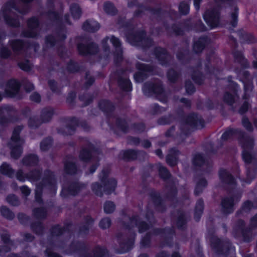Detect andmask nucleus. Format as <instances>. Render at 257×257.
<instances>
[{"instance_id": "nucleus-1", "label": "nucleus", "mask_w": 257, "mask_h": 257, "mask_svg": "<svg viewBox=\"0 0 257 257\" xmlns=\"http://www.w3.org/2000/svg\"><path fill=\"white\" fill-rule=\"evenodd\" d=\"M234 136L241 137L239 143L242 148V158L246 163L254 162V157L250 154V152L253 146V141L252 138L244 137L241 132L233 128L226 130L222 135L223 140H227Z\"/></svg>"}, {"instance_id": "nucleus-2", "label": "nucleus", "mask_w": 257, "mask_h": 257, "mask_svg": "<svg viewBox=\"0 0 257 257\" xmlns=\"http://www.w3.org/2000/svg\"><path fill=\"white\" fill-rule=\"evenodd\" d=\"M125 36L127 42L133 46L140 47L147 50L154 45L153 38L147 36V32L144 29L126 32Z\"/></svg>"}, {"instance_id": "nucleus-3", "label": "nucleus", "mask_w": 257, "mask_h": 257, "mask_svg": "<svg viewBox=\"0 0 257 257\" xmlns=\"http://www.w3.org/2000/svg\"><path fill=\"white\" fill-rule=\"evenodd\" d=\"M80 39L85 43H78L76 45L77 50L79 55L83 57L93 56L99 53L98 45L92 41L90 37H82Z\"/></svg>"}, {"instance_id": "nucleus-4", "label": "nucleus", "mask_w": 257, "mask_h": 257, "mask_svg": "<svg viewBox=\"0 0 257 257\" xmlns=\"http://www.w3.org/2000/svg\"><path fill=\"white\" fill-rule=\"evenodd\" d=\"M108 172L103 171L100 175L101 184L103 185V187L98 183H95L92 185L93 192L97 196H101L102 190L106 193L109 194L112 192L116 186V181L113 179L107 178Z\"/></svg>"}, {"instance_id": "nucleus-5", "label": "nucleus", "mask_w": 257, "mask_h": 257, "mask_svg": "<svg viewBox=\"0 0 257 257\" xmlns=\"http://www.w3.org/2000/svg\"><path fill=\"white\" fill-rule=\"evenodd\" d=\"M27 29L21 32V36L24 38L36 39L40 35L41 30V22L37 16H32L26 21Z\"/></svg>"}, {"instance_id": "nucleus-6", "label": "nucleus", "mask_w": 257, "mask_h": 257, "mask_svg": "<svg viewBox=\"0 0 257 257\" xmlns=\"http://www.w3.org/2000/svg\"><path fill=\"white\" fill-rule=\"evenodd\" d=\"M22 128L20 126L17 127L13 131L11 140L9 145L11 149V156L13 158L17 159L19 158L22 152V145L24 144L23 140L19 137V133Z\"/></svg>"}, {"instance_id": "nucleus-7", "label": "nucleus", "mask_w": 257, "mask_h": 257, "mask_svg": "<svg viewBox=\"0 0 257 257\" xmlns=\"http://www.w3.org/2000/svg\"><path fill=\"white\" fill-rule=\"evenodd\" d=\"M57 39L52 34H48L45 37V43L47 46L53 48L58 44H64V42L67 38V35L65 31L64 26L61 24L56 32Z\"/></svg>"}, {"instance_id": "nucleus-8", "label": "nucleus", "mask_w": 257, "mask_h": 257, "mask_svg": "<svg viewBox=\"0 0 257 257\" xmlns=\"http://www.w3.org/2000/svg\"><path fill=\"white\" fill-rule=\"evenodd\" d=\"M8 45L15 54L20 55L26 52L33 45L28 40L14 39L9 40Z\"/></svg>"}, {"instance_id": "nucleus-9", "label": "nucleus", "mask_w": 257, "mask_h": 257, "mask_svg": "<svg viewBox=\"0 0 257 257\" xmlns=\"http://www.w3.org/2000/svg\"><path fill=\"white\" fill-rule=\"evenodd\" d=\"M203 18L210 30L220 27L221 16L219 12L215 9L205 11L203 15Z\"/></svg>"}, {"instance_id": "nucleus-10", "label": "nucleus", "mask_w": 257, "mask_h": 257, "mask_svg": "<svg viewBox=\"0 0 257 257\" xmlns=\"http://www.w3.org/2000/svg\"><path fill=\"white\" fill-rule=\"evenodd\" d=\"M193 24L192 23L191 18L183 19L180 24L182 26L181 27L179 25L174 23L171 26L172 33L176 36H183L185 31H190L193 30Z\"/></svg>"}, {"instance_id": "nucleus-11", "label": "nucleus", "mask_w": 257, "mask_h": 257, "mask_svg": "<svg viewBox=\"0 0 257 257\" xmlns=\"http://www.w3.org/2000/svg\"><path fill=\"white\" fill-rule=\"evenodd\" d=\"M137 7L142 9L144 11H148L152 15L160 17L164 14H168L169 15L176 16L177 12L174 9H170L168 11L163 10L161 8H153L150 6H145L143 4L138 2Z\"/></svg>"}, {"instance_id": "nucleus-12", "label": "nucleus", "mask_w": 257, "mask_h": 257, "mask_svg": "<svg viewBox=\"0 0 257 257\" xmlns=\"http://www.w3.org/2000/svg\"><path fill=\"white\" fill-rule=\"evenodd\" d=\"M13 9L19 14L25 15L28 13L29 8L27 6L22 9H20L17 5L15 0L8 1L2 7L1 11L3 14H8Z\"/></svg>"}, {"instance_id": "nucleus-13", "label": "nucleus", "mask_w": 257, "mask_h": 257, "mask_svg": "<svg viewBox=\"0 0 257 257\" xmlns=\"http://www.w3.org/2000/svg\"><path fill=\"white\" fill-rule=\"evenodd\" d=\"M210 39L207 36L199 37L196 41L193 42L192 50L196 54H200L202 53L206 46L210 43Z\"/></svg>"}, {"instance_id": "nucleus-14", "label": "nucleus", "mask_w": 257, "mask_h": 257, "mask_svg": "<svg viewBox=\"0 0 257 257\" xmlns=\"http://www.w3.org/2000/svg\"><path fill=\"white\" fill-rule=\"evenodd\" d=\"M153 54L160 62V64H170L168 62L169 53L166 49L162 47H156L153 50Z\"/></svg>"}, {"instance_id": "nucleus-15", "label": "nucleus", "mask_w": 257, "mask_h": 257, "mask_svg": "<svg viewBox=\"0 0 257 257\" xmlns=\"http://www.w3.org/2000/svg\"><path fill=\"white\" fill-rule=\"evenodd\" d=\"M116 24L120 28L125 29V33L126 32H132L135 29L133 18L126 20L125 17H119L117 19Z\"/></svg>"}, {"instance_id": "nucleus-16", "label": "nucleus", "mask_w": 257, "mask_h": 257, "mask_svg": "<svg viewBox=\"0 0 257 257\" xmlns=\"http://www.w3.org/2000/svg\"><path fill=\"white\" fill-rule=\"evenodd\" d=\"M99 23L92 19L86 20L82 25V29L86 32L94 33L100 29Z\"/></svg>"}, {"instance_id": "nucleus-17", "label": "nucleus", "mask_w": 257, "mask_h": 257, "mask_svg": "<svg viewBox=\"0 0 257 257\" xmlns=\"http://www.w3.org/2000/svg\"><path fill=\"white\" fill-rule=\"evenodd\" d=\"M17 178L18 180L24 182L26 179L29 180L32 182H34L39 180L40 177V172L39 171H36L35 172H32L30 174L25 176L23 175V173L21 170H19L16 175Z\"/></svg>"}, {"instance_id": "nucleus-18", "label": "nucleus", "mask_w": 257, "mask_h": 257, "mask_svg": "<svg viewBox=\"0 0 257 257\" xmlns=\"http://www.w3.org/2000/svg\"><path fill=\"white\" fill-rule=\"evenodd\" d=\"M237 33L240 40L244 43L250 44L256 42V39L251 33H247L244 31L243 29L238 30L237 31Z\"/></svg>"}, {"instance_id": "nucleus-19", "label": "nucleus", "mask_w": 257, "mask_h": 257, "mask_svg": "<svg viewBox=\"0 0 257 257\" xmlns=\"http://www.w3.org/2000/svg\"><path fill=\"white\" fill-rule=\"evenodd\" d=\"M20 88V84L15 80H10L7 84L6 88V93L9 96H14L18 92Z\"/></svg>"}, {"instance_id": "nucleus-20", "label": "nucleus", "mask_w": 257, "mask_h": 257, "mask_svg": "<svg viewBox=\"0 0 257 257\" xmlns=\"http://www.w3.org/2000/svg\"><path fill=\"white\" fill-rule=\"evenodd\" d=\"M3 15L5 23L8 26L14 28L20 27L21 23L18 17H12L8 14H4Z\"/></svg>"}, {"instance_id": "nucleus-21", "label": "nucleus", "mask_w": 257, "mask_h": 257, "mask_svg": "<svg viewBox=\"0 0 257 257\" xmlns=\"http://www.w3.org/2000/svg\"><path fill=\"white\" fill-rule=\"evenodd\" d=\"M238 197L236 199V200L232 198H225L222 202V206L223 210L226 213H230L233 210V205L235 202L238 200Z\"/></svg>"}, {"instance_id": "nucleus-22", "label": "nucleus", "mask_w": 257, "mask_h": 257, "mask_svg": "<svg viewBox=\"0 0 257 257\" xmlns=\"http://www.w3.org/2000/svg\"><path fill=\"white\" fill-rule=\"evenodd\" d=\"M143 90L145 94L151 92L160 94L163 92V89L160 85H151L150 84H145L143 88Z\"/></svg>"}, {"instance_id": "nucleus-23", "label": "nucleus", "mask_w": 257, "mask_h": 257, "mask_svg": "<svg viewBox=\"0 0 257 257\" xmlns=\"http://www.w3.org/2000/svg\"><path fill=\"white\" fill-rule=\"evenodd\" d=\"M239 9L237 6L233 8V11L230 14L231 20L229 22V25L232 29H229V30H233V28L237 27L238 22Z\"/></svg>"}, {"instance_id": "nucleus-24", "label": "nucleus", "mask_w": 257, "mask_h": 257, "mask_svg": "<svg viewBox=\"0 0 257 257\" xmlns=\"http://www.w3.org/2000/svg\"><path fill=\"white\" fill-rule=\"evenodd\" d=\"M232 55L234 61L239 64H248L242 51L234 49L232 51Z\"/></svg>"}, {"instance_id": "nucleus-25", "label": "nucleus", "mask_w": 257, "mask_h": 257, "mask_svg": "<svg viewBox=\"0 0 257 257\" xmlns=\"http://www.w3.org/2000/svg\"><path fill=\"white\" fill-rule=\"evenodd\" d=\"M70 12L74 20H79L81 17L82 10L77 4L73 3L70 5Z\"/></svg>"}, {"instance_id": "nucleus-26", "label": "nucleus", "mask_w": 257, "mask_h": 257, "mask_svg": "<svg viewBox=\"0 0 257 257\" xmlns=\"http://www.w3.org/2000/svg\"><path fill=\"white\" fill-rule=\"evenodd\" d=\"M103 10L107 15L111 16H114L118 13L116 8L112 3L109 1H107L104 3Z\"/></svg>"}, {"instance_id": "nucleus-27", "label": "nucleus", "mask_w": 257, "mask_h": 257, "mask_svg": "<svg viewBox=\"0 0 257 257\" xmlns=\"http://www.w3.org/2000/svg\"><path fill=\"white\" fill-rule=\"evenodd\" d=\"M46 15L51 21L62 24V17L61 15L55 10H49L46 13Z\"/></svg>"}, {"instance_id": "nucleus-28", "label": "nucleus", "mask_w": 257, "mask_h": 257, "mask_svg": "<svg viewBox=\"0 0 257 257\" xmlns=\"http://www.w3.org/2000/svg\"><path fill=\"white\" fill-rule=\"evenodd\" d=\"M219 175V178L222 181L228 184H233L234 183V179L232 178V176L226 170H220Z\"/></svg>"}, {"instance_id": "nucleus-29", "label": "nucleus", "mask_w": 257, "mask_h": 257, "mask_svg": "<svg viewBox=\"0 0 257 257\" xmlns=\"http://www.w3.org/2000/svg\"><path fill=\"white\" fill-rule=\"evenodd\" d=\"M139 69H143L134 75V78L136 81L138 82H142L144 79L146 78L147 74L146 69L147 68V66L148 65H139Z\"/></svg>"}, {"instance_id": "nucleus-30", "label": "nucleus", "mask_w": 257, "mask_h": 257, "mask_svg": "<svg viewBox=\"0 0 257 257\" xmlns=\"http://www.w3.org/2000/svg\"><path fill=\"white\" fill-rule=\"evenodd\" d=\"M178 10L180 14L182 16H186L190 12V5L186 1L180 2L178 6Z\"/></svg>"}, {"instance_id": "nucleus-31", "label": "nucleus", "mask_w": 257, "mask_h": 257, "mask_svg": "<svg viewBox=\"0 0 257 257\" xmlns=\"http://www.w3.org/2000/svg\"><path fill=\"white\" fill-rule=\"evenodd\" d=\"M0 172L2 174L7 175L10 177H12L14 174V170L9 164L6 163H4L0 166Z\"/></svg>"}, {"instance_id": "nucleus-32", "label": "nucleus", "mask_w": 257, "mask_h": 257, "mask_svg": "<svg viewBox=\"0 0 257 257\" xmlns=\"http://www.w3.org/2000/svg\"><path fill=\"white\" fill-rule=\"evenodd\" d=\"M114 64H121L123 60L122 48L115 49L113 52Z\"/></svg>"}, {"instance_id": "nucleus-33", "label": "nucleus", "mask_w": 257, "mask_h": 257, "mask_svg": "<svg viewBox=\"0 0 257 257\" xmlns=\"http://www.w3.org/2000/svg\"><path fill=\"white\" fill-rule=\"evenodd\" d=\"M38 162V157L35 155H30L26 157L23 160V163L26 166H33Z\"/></svg>"}, {"instance_id": "nucleus-34", "label": "nucleus", "mask_w": 257, "mask_h": 257, "mask_svg": "<svg viewBox=\"0 0 257 257\" xmlns=\"http://www.w3.org/2000/svg\"><path fill=\"white\" fill-rule=\"evenodd\" d=\"M201 122V119L196 114H192L188 116L186 123L188 124L197 127L198 123Z\"/></svg>"}, {"instance_id": "nucleus-35", "label": "nucleus", "mask_w": 257, "mask_h": 257, "mask_svg": "<svg viewBox=\"0 0 257 257\" xmlns=\"http://www.w3.org/2000/svg\"><path fill=\"white\" fill-rule=\"evenodd\" d=\"M193 30L196 32H204L207 31V29L202 21L199 20L193 24Z\"/></svg>"}, {"instance_id": "nucleus-36", "label": "nucleus", "mask_w": 257, "mask_h": 257, "mask_svg": "<svg viewBox=\"0 0 257 257\" xmlns=\"http://www.w3.org/2000/svg\"><path fill=\"white\" fill-rule=\"evenodd\" d=\"M236 95V94L235 90H233L231 93L227 92L224 94L223 100L224 102L229 105H231L234 102Z\"/></svg>"}, {"instance_id": "nucleus-37", "label": "nucleus", "mask_w": 257, "mask_h": 257, "mask_svg": "<svg viewBox=\"0 0 257 257\" xmlns=\"http://www.w3.org/2000/svg\"><path fill=\"white\" fill-rule=\"evenodd\" d=\"M12 55V52L8 47L2 46L0 47V57L3 59H8Z\"/></svg>"}, {"instance_id": "nucleus-38", "label": "nucleus", "mask_w": 257, "mask_h": 257, "mask_svg": "<svg viewBox=\"0 0 257 257\" xmlns=\"http://www.w3.org/2000/svg\"><path fill=\"white\" fill-rule=\"evenodd\" d=\"M203 209V202L202 200H199L196 204L195 212V217L198 220Z\"/></svg>"}, {"instance_id": "nucleus-39", "label": "nucleus", "mask_w": 257, "mask_h": 257, "mask_svg": "<svg viewBox=\"0 0 257 257\" xmlns=\"http://www.w3.org/2000/svg\"><path fill=\"white\" fill-rule=\"evenodd\" d=\"M207 182L204 179L200 180L197 182L195 189V193L198 195L202 190V189L206 186Z\"/></svg>"}, {"instance_id": "nucleus-40", "label": "nucleus", "mask_w": 257, "mask_h": 257, "mask_svg": "<svg viewBox=\"0 0 257 257\" xmlns=\"http://www.w3.org/2000/svg\"><path fill=\"white\" fill-rule=\"evenodd\" d=\"M119 84L125 90L130 91L131 90V83L128 79L126 78L124 79H120L119 81Z\"/></svg>"}, {"instance_id": "nucleus-41", "label": "nucleus", "mask_w": 257, "mask_h": 257, "mask_svg": "<svg viewBox=\"0 0 257 257\" xmlns=\"http://www.w3.org/2000/svg\"><path fill=\"white\" fill-rule=\"evenodd\" d=\"M2 214L7 218L11 219L14 217V215L8 208L3 206L1 208Z\"/></svg>"}, {"instance_id": "nucleus-42", "label": "nucleus", "mask_w": 257, "mask_h": 257, "mask_svg": "<svg viewBox=\"0 0 257 257\" xmlns=\"http://www.w3.org/2000/svg\"><path fill=\"white\" fill-rule=\"evenodd\" d=\"M131 224L133 225L134 224H136L138 226V228H139V232H142L147 229L148 226V225L144 223L141 222L139 224L137 223L136 219H133L131 220Z\"/></svg>"}, {"instance_id": "nucleus-43", "label": "nucleus", "mask_w": 257, "mask_h": 257, "mask_svg": "<svg viewBox=\"0 0 257 257\" xmlns=\"http://www.w3.org/2000/svg\"><path fill=\"white\" fill-rule=\"evenodd\" d=\"M110 42L115 49L122 48V44L119 39L114 35L111 36Z\"/></svg>"}, {"instance_id": "nucleus-44", "label": "nucleus", "mask_w": 257, "mask_h": 257, "mask_svg": "<svg viewBox=\"0 0 257 257\" xmlns=\"http://www.w3.org/2000/svg\"><path fill=\"white\" fill-rule=\"evenodd\" d=\"M115 209V205L113 202L107 201L104 204V210L106 213H112Z\"/></svg>"}, {"instance_id": "nucleus-45", "label": "nucleus", "mask_w": 257, "mask_h": 257, "mask_svg": "<svg viewBox=\"0 0 257 257\" xmlns=\"http://www.w3.org/2000/svg\"><path fill=\"white\" fill-rule=\"evenodd\" d=\"M52 145V140L50 138H47L44 140L40 145L41 149L43 151L48 150Z\"/></svg>"}, {"instance_id": "nucleus-46", "label": "nucleus", "mask_w": 257, "mask_h": 257, "mask_svg": "<svg viewBox=\"0 0 257 257\" xmlns=\"http://www.w3.org/2000/svg\"><path fill=\"white\" fill-rule=\"evenodd\" d=\"M158 168L160 175L162 178L166 179L169 176V172L164 167L159 164L158 165Z\"/></svg>"}, {"instance_id": "nucleus-47", "label": "nucleus", "mask_w": 257, "mask_h": 257, "mask_svg": "<svg viewBox=\"0 0 257 257\" xmlns=\"http://www.w3.org/2000/svg\"><path fill=\"white\" fill-rule=\"evenodd\" d=\"M7 201L9 203L14 206L18 205L19 203L18 199L14 195L8 196L7 198Z\"/></svg>"}, {"instance_id": "nucleus-48", "label": "nucleus", "mask_w": 257, "mask_h": 257, "mask_svg": "<svg viewBox=\"0 0 257 257\" xmlns=\"http://www.w3.org/2000/svg\"><path fill=\"white\" fill-rule=\"evenodd\" d=\"M57 52L60 57H63L66 53V48L64 44H58L56 45Z\"/></svg>"}, {"instance_id": "nucleus-49", "label": "nucleus", "mask_w": 257, "mask_h": 257, "mask_svg": "<svg viewBox=\"0 0 257 257\" xmlns=\"http://www.w3.org/2000/svg\"><path fill=\"white\" fill-rule=\"evenodd\" d=\"M65 169L68 173L74 174L76 172V166L72 163H69L65 165Z\"/></svg>"}, {"instance_id": "nucleus-50", "label": "nucleus", "mask_w": 257, "mask_h": 257, "mask_svg": "<svg viewBox=\"0 0 257 257\" xmlns=\"http://www.w3.org/2000/svg\"><path fill=\"white\" fill-rule=\"evenodd\" d=\"M110 220L108 218L102 219L99 223L100 227L103 229L108 228L110 226Z\"/></svg>"}, {"instance_id": "nucleus-51", "label": "nucleus", "mask_w": 257, "mask_h": 257, "mask_svg": "<svg viewBox=\"0 0 257 257\" xmlns=\"http://www.w3.org/2000/svg\"><path fill=\"white\" fill-rule=\"evenodd\" d=\"M80 185L78 184H74L71 185L69 190H68V194L72 195H76L78 191L77 190H79Z\"/></svg>"}, {"instance_id": "nucleus-52", "label": "nucleus", "mask_w": 257, "mask_h": 257, "mask_svg": "<svg viewBox=\"0 0 257 257\" xmlns=\"http://www.w3.org/2000/svg\"><path fill=\"white\" fill-rule=\"evenodd\" d=\"M256 170L255 169L250 170H248L247 171V179L246 182L247 183H249L250 182V181L253 179L256 175Z\"/></svg>"}, {"instance_id": "nucleus-53", "label": "nucleus", "mask_w": 257, "mask_h": 257, "mask_svg": "<svg viewBox=\"0 0 257 257\" xmlns=\"http://www.w3.org/2000/svg\"><path fill=\"white\" fill-rule=\"evenodd\" d=\"M108 39V37L106 36L101 41L102 48L104 52H109L110 51V47L107 43Z\"/></svg>"}, {"instance_id": "nucleus-54", "label": "nucleus", "mask_w": 257, "mask_h": 257, "mask_svg": "<svg viewBox=\"0 0 257 257\" xmlns=\"http://www.w3.org/2000/svg\"><path fill=\"white\" fill-rule=\"evenodd\" d=\"M204 162V159L200 154L196 155L193 159V163L196 165H201Z\"/></svg>"}, {"instance_id": "nucleus-55", "label": "nucleus", "mask_w": 257, "mask_h": 257, "mask_svg": "<svg viewBox=\"0 0 257 257\" xmlns=\"http://www.w3.org/2000/svg\"><path fill=\"white\" fill-rule=\"evenodd\" d=\"M91 156L90 153L87 150H83L80 154V158L81 160L87 161Z\"/></svg>"}, {"instance_id": "nucleus-56", "label": "nucleus", "mask_w": 257, "mask_h": 257, "mask_svg": "<svg viewBox=\"0 0 257 257\" xmlns=\"http://www.w3.org/2000/svg\"><path fill=\"white\" fill-rule=\"evenodd\" d=\"M53 115V112L51 111L44 110L43 112V117L44 118L43 121H48Z\"/></svg>"}, {"instance_id": "nucleus-57", "label": "nucleus", "mask_w": 257, "mask_h": 257, "mask_svg": "<svg viewBox=\"0 0 257 257\" xmlns=\"http://www.w3.org/2000/svg\"><path fill=\"white\" fill-rule=\"evenodd\" d=\"M186 92L188 94H191L195 91V88L191 82H187L185 84Z\"/></svg>"}, {"instance_id": "nucleus-58", "label": "nucleus", "mask_w": 257, "mask_h": 257, "mask_svg": "<svg viewBox=\"0 0 257 257\" xmlns=\"http://www.w3.org/2000/svg\"><path fill=\"white\" fill-rule=\"evenodd\" d=\"M126 156L131 159H135L137 157V152L134 150H128L125 153Z\"/></svg>"}, {"instance_id": "nucleus-59", "label": "nucleus", "mask_w": 257, "mask_h": 257, "mask_svg": "<svg viewBox=\"0 0 257 257\" xmlns=\"http://www.w3.org/2000/svg\"><path fill=\"white\" fill-rule=\"evenodd\" d=\"M242 123L243 125L248 130V131H252V126L249 122L247 118L243 117L242 118Z\"/></svg>"}, {"instance_id": "nucleus-60", "label": "nucleus", "mask_w": 257, "mask_h": 257, "mask_svg": "<svg viewBox=\"0 0 257 257\" xmlns=\"http://www.w3.org/2000/svg\"><path fill=\"white\" fill-rule=\"evenodd\" d=\"M40 123L35 118H31L29 121V125L31 127H37Z\"/></svg>"}, {"instance_id": "nucleus-61", "label": "nucleus", "mask_w": 257, "mask_h": 257, "mask_svg": "<svg viewBox=\"0 0 257 257\" xmlns=\"http://www.w3.org/2000/svg\"><path fill=\"white\" fill-rule=\"evenodd\" d=\"M177 59L179 61H183L185 59V53L182 51H178L176 54Z\"/></svg>"}, {"instance_id": "nucleus-62", "label": "nucleus", "mask_w": 257, "mask_h": 257, "mask_svg": "<svg viewBox=\"0 0 257 257\" xmlns=\"http://www.w3.org/2000/svg\"><path fill=\"white\" fill-rule=\"evenodd\" d=\"M248 106L249 103L248 101H245L239 109V112L240 113H243L245 112L247 110Z\"/></svg>"}, {"instance_id": "nucleus-63", "label": "nucleus", "mask_w": 257, "mask_h": 257, "mask_svg": "<svg viewBox=\"0 0 257 257\" xmlns=\"http://www.w3.org/2000/svg\"><path fill=\"white\" fill-rule=\"evenodd\" d=\"M168 77L170 81H174L177 77V74L174 70H172L168 73Z\"/></svg>"}, {"instance_id": "nucleus-64", "label": "nucleus", "mask_w": 257, "mask_h": 257, "mask_svg": "<svg viewBox=\"0 0 257 257\" xmlns=\"http://www.w3.org/2000/svg\"><path fill=\"white\" fill-rule=\"evenodd\" d=\"M34 213L38 217H43L45 214V211L43 208L36 209L34 210Z\"/></svg>"}]
</instances>
